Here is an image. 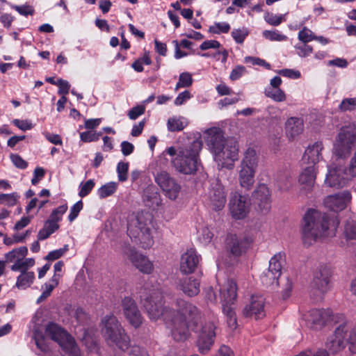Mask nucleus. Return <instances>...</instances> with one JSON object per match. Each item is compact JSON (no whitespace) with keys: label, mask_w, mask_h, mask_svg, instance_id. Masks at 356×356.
I'll list each match as a JSON object with an SVG mask.
<instances>
[{"label":"nucleus","mask_w":356,"mask_h":356,"mask_svg":"<svg viewBox=\"0 0 356 356\" xmlns=\"http://www.w3.org/2000/svg\"><path fill=\"white\" fill-rule=\"evenodd\" d=\"M296 356H329L328 353L324 349H318L316 350H305L301 352Z\"/></svg>","instance_id":"338daca9"},{"label":"nucleus","mask_w":356,"mask_h":356,"mask_svg":"<svg viewBox=\"0 0 356 356\" xmlns=\"http://www.w3.org/2000/svg\"><path fill=\"white\" fill-rule=\"evenodd\" d=\"M250 200L246 195L238 192L232 194L229 202V209L232 217L241 220L247 217L250 211Z\"/></svg>","instance_id":"ddd939ff"},{"label":"nucleus","mask_w":356,"mask_h":356,"mask_svg":"<svg viewBox=\"0 0 356 356\" xmlns=\"http://www.w3.org/2000/svg\"><path fill=\"white\" fill-rule=\"evenodd\" d=\"M101 136V132H94L92 131H88L81 132L80 134V138L84 143H90L98 140Z\"/></svg>","instance_id":"864d4df0"},{"label":"nucleus","mask_w":356,"mask_h":356,"mask_svg":"<svg viewBox=\"0 0 356 356\" xmlns=\"http://www.w3.org/2000/svg\"><path fill=\"white\" fill-rule=\"evenodd\" d=\"M356 145V124L348 122L339 130L334 143L333 151L340 158L348 157Z\"/></svg>","instance_id":"0eeeda50"},{"label":"nucleus","mask_w":356,"mask_h":356,"mask_svg":"<svg viewBox=\"0 0 356 356\" xmlns=\"http://www.w3.org/2000/svg\"><path fill=\"white\" fill-rule=\"evenodd\" d=\"M199 263V257L194 250H188L181 257L180 270L184 274L193 273Z\"/></svg>","instance_id":"393cba45"},{"label":"nucleus","mask_w":356,"mask_h":356,"mask_svg":"<svg viewBox=\"0 0 356 356\" xmlns=\"http://www.w3.org/2000/svg\"><path fill=\"white\" fill-rule=\"evenodd\" d=\"M12 8L17 11L20 15L23 16L33 15L34 13V9L32 6L29 5L16 6L11 5Z\"/></svg>","instance_id":"bf43d9fd"},{"label":"nucleus","mask_w":356,"mask_h":356,"mask_svg":"<svg viewBox=\"0 0 356 356\" xmlns=\"http://www.w3.org/2000/svg\"><path fill=\"white\" fill-rule=\"evenodd\" d=\"M117 186V183L113 181L108 182L98 189L97 194L100 198H105L113 195L115 192Z\"/></svg>","instance_id":"a19ab883"},{"label":"nucleus","mask_w":356,"mask_h":356,"mask_svg":"<svg viewBox=\"0 0 356 356\" xmlns=\"http://www.w3.org/2000/svg\"><path fill=\"white\" fill-rule=\"evenodd\" d=\"M45 334L57 342L69 356H81L74 338L56 323H49Z\"/></svg>","instance_id":"1a4fd4ad"},{"label":"nucleus","mask_w":356,"mask_h":356,"mask_svg":"<svg viewBox=\"0 0 356 356\" xmlns=\"http://www.w3.org/2000/svg\"><path fill=\"white\" fill-rule=\"evenodd\" d=\"M350 180L346 167L337 164L327 165V172L325 179L326 186L341 188L347 186Z\"/></svg>","instance_id":"9d476101"},{"label":"nucleus","mask_w":356,"mask_h":356,"mask_svg":"<svg viewBox=\"0 0 356 356\" xmlns=\"http://www.w3.org/2000/svg\"><path fill=\"white\" fill-rule=\"evenodd\" d=\"M316 168L314 165H308L303 168L302 172L299 176V183L302 186V188L307 191H310L316 180Z\"/></svg>","instance_id":"c85d7f7f"},{"label":"nucleus","mask_w":356,"mask_h":356,"mask_svg":"<svg viewBox=\"0 0 356 356\" xmlns=\"http://www.w3.org/2000/svg\"><path fill=\"white\" fill-rule=\"evenodd\" d=\"M68 250V245H65L63 248L51 251L45 257L47 261H54L62 257Z\"/></svg>","instance_id":"4d7b16f0"},{"label":"nucleus","mask_w":356,"mask_h":356,"mask_svg":"<svg viewBox=\"0 0 356 356\" xmlns=\"http://www.w3.org/2000/svg\"><path fill=\"white\" fill-rule=\"evenodd\" d=\"M155 181L167 198L175 201L179 197L181 186L168 172L161 171L157 173L155 176Z\"/></svg>","instance_id":"9b49d317"},{"label":"nucleus","mask_w":356,"mask_h":356,"mask_svg":"<svg viewBox=\"0 0 356 356\" xmlns=\"http://www.w3.org/2000/svg\"><path fill=\"white\" fill-rule=\"evenodd\" d=\"M152 227V216L149 212H140L129 217L128 235L140 243L145 249L150 248L154 243Z\"/></svg>","instance_id":"20e7f679"},{"label":"nucleus","mask_w":356,"mask_h":356,"mask_svg":"<svg viewBox=\"0 0 356 356\" xmlns=\"http://www.w3.org/2000/svg\"><path fill=\"white\" fill-rule=\"evenodd\" d=\"M60 277V275L59 274H54L51 279L49 280V282L45 283L42 286L44 287V290L40 296L37 300L38 303L42 302L51 295L54 289L58 285Z\"/></svg>","instance_id":"2f4dec72"},{"label":"nucleus","mask_w":356,"mask_h":356,"mask_svg":"<svg viewBox=\"0 0 356 356\" xmlns=\"http://www.w3.org/2000/svg\"><path fill=\"white\" fill-rule=\"evenodd\" d=\"M303 120L299 118L291 117L285 123L286 136L290 140L296 139L303 131Z\"/></svg>","instance_id":"a878e982"},{"label":"nucleus","mask_w":356,"mask_h":356,"mask_svg":"<svg viewBox=\"0 0 356 356\" xmlns=\"http://www.w3.org/2000/svg\"><path fill=\"white\" fill-rule=\"evenodd\" d=\"M222 312L226 316L227 325L231 330H235L237 327L236 317L233 306H224Z\"/></svg>","instance_id":"e433bc0d"},{"label":"nucleus","mask_w":356,"mask_h":356,"mask_svg":"<svg viewBox=\"0 0 356 356\" xmlns=\"http://www.w3.org/2000/svg\"><path fill=\"white\" fill-rule=\"evenodd\" d=\"M21 274L17 277L16 286L19 289H26L33 282L35 274L33 271H19Z\"/></svg>","instance_id":"473e14b6"},{"label":"nucleus","mask_w":356,"mask_h":356,"mask_svg":"<svg viewBox=\"0 0 356 356\" xmlns=\"http://www.w3.org/2000/svg\"><path fill=\"white\" fill-rule=\"evenodd\" d=\"M230 30V25L227 22H215L209 28V32L212 34L227 33Z\"/></svg>","instance_id":"37998d69"},{"label":"nucleus","mask_w":356,"mask_h":356,"mask_svg":"<svg viewBox=\"0 0 356 356\" xmlns=\"http://www.w3.org/2000/svg\"><path fill=\"white\" fill-rule=\"evenodd\" d=\"M347 330L345 325H339L327 337L325 346L330 353H337L345 348L347 344Z\"/></svg>","instance_id":"2eb2a0df"},{"label":"nucleus","mask_w":356,"mask_h":356,"mask_svg":"<svg viewBox=\"0 0 356 356\" xmlns=\"http://www.w3.org/2000/svg\"><path fill=\"white\" fill-rule=\"evenodd\" d=\"M263 36L270 41H284L287 40L285 35L280 33L278 31L266 30L262 33Z\"/></svg>","instance_id":"09e8293b"},{"label":"nucleus","mask_w":356,"mask_h":356,"mask_svg":"<svg viewBox=\"0 0 356 356\" xmlns=\"http://www.w3.org/2000/svg\"><path fill=\"white\" fill-rule=\"evenodd\" d=\"M264 92L266 97L277 102H284L286 99L285 92L280 88H266Z\"/></svg>","instance_id":"c9c22d12"},{"label":"nucleus","mask_w":356,"mask_h":356,"mask_svg":"<svg viewBox=\"0 0 356 356\" xmlns=\"http://www.w3.org/2000/svg\"><path fill=\"white\" fill-rule=\"evenodd\" d=\"M19 198V195L17 193L0 194V204H5L8 207H13L17 204Z\"/></svg>","instance_id":"c03bdc74"},{"label":"nucleus","mask_w":356,"mask_h":356,"mask_svg":"<svg viewBox=\"0 0 356 356\" xmlns=\"http://www.w3.org/2000/svg\"><path fill=\"white\" fill-rule=\"evenodd\" d=\"M249 31L246 28L234 29L232 31V36L238 44H241L248 35Z\"/></svg>","instance_id":"603ef678"},{"label":"nucleus","mask_w":356,"mask_h":356,"mask_svg":"<svg viewBox=\"0 0 356 356\" xmlns=\"http://www.w3.org/2000/svg\"><path fill=\"white\" fill-rule=\"evenodd\" d=\"M265 298L260 295H253L250 302L245 305L243 314L248 317H254L255 319L263 318L265 313Z\"/></svg>","instance_id":"aec40b11"},{"label":"nucleus","mask_w":356,"mask_h":356,"mask_svg":"<svg viewBox=\"0 0 356 356\" xmlns=\"http://www.w3.org/2000/svg\"><path fill=\"white\" fill-rule=\"evenodd\" d=\"M204 134L205 143L218 166L232 168V162L238 159L237 141L233 138L226 139L222 130L218 127L207 129Z\"/></svg>","instance_id":"f03ea898"},{"label":"nucleus","mask_w":356,"mask_h":356,"mask_svg":"<svg viewBox=\"0 0 356 356\" xmlns=\"http://www.w3.org/2000/svg\"><path fill=\"white\" fill-rule=\"evenodd\" d=\"M123 313L126 319L134 327H138L143 323V317L135 301L130 297H125L122 301Z\"/></svg>","instance_id":"a211bd4d"},{"label":"nucleus","mask_w":356,"mask_h":356,"mask_svg":"<svg viewBox=\"0 0 356 356\" xmlns=\"http://www.w3.org/2000/svg\"><path fill=\"white\" fill-rule=\"evenodd\" d=\"M35 265V260L33 258L22 259L19 263L13 264L10 269L13 271H28V269Z\"/></svg>","instance_id":"79ce46f5"},{"label":"nucleus","mask_w":356,"mask_h":356,"mask_svg":"<svg viewBox=\"0 0 356 356\" xmlns=\"http://www.w3.org/2000/svg\"><path fill=\"white\" fill-rule=\"evenodd\" d=\"M338 222L316 209H309L304 216L302 237L305 245H310L318 239L333 236Z\"/></svg>","instance_id":"7ed1b4c3"},{"label":"nucleus","mask_w":356,"mask_h":356,"mask_svg":"<svg viewBox=\"0 0 356 356\" xmlns=\"http://www.w3.org/2000/svg\"><path fill=\"white\" fill-rule=\"evenodd\" d=\"M248 238L241 236L230 235L227 238V248L234 257L240 256L245 252L250 245Z\"/></svg>","instance_id":"b1692460"},{"label":"nucleus","mask_w":356,"mask_h":356,"mask_svg":"<svg viewBox=\"0 0 356 356\" xmlns=\"http://www.w3.org/2000/svg\"><path fill=\"white\" fill-rule=\"evenodd\" d=\"M145 111V105H138L133 107L128 113V117L129 119L134 120L142 115Z\"/></svg>","instance_id":"052dcab7"},{"label":"nucleus","mask_w":356,"mask_h":356,"mask_svg":"<svg viewBox=\"0 0 356 356\" xmlns=\"http://www.w3.org/2000/svg\"><path fill=\"white\" fill-rule=\"evenodd\" d=\"M129 169V163L124 162H119L117 165V172L118 179L120 181H124L127 179V173Z\"/></svg>","instance_id":"6e6d98bb"},{"label":"nucleus","mask_w":356,"mask_h":356,"mask_svg":"<svg viewBox=\"0 0 356 356\" xmlns=\"http://www.w3.org/2000/svg\"><path fill=\"white\" fill-rule=\"evenodd\" d=\"M279 277L280 275L266 270L262 273L261 280L264 285L266 286H273L277 285Z\"/></svg>","instance_id":"4c0bfd02"},{"label":"nucleus","mask_w":356,"mask_h":356,"mask_svg":"<svg viewBox=\"0 0 356 356\" xmlns=\"http://www.w3.org/2000/svg\"><path fill=\"white\" fill-rule=\"evenodd\" d=\"M347 172L351 179L356 177V152L350 159L349 165L347 168Z\"/></svg>","instance_id":"774afa93"},{"label":"nucleus","mask_w":356,"mask_h":356,"mask_svg":"<svg viewBox=\"0 0 356 356\" xmlns=\"http://www.w3.org/2000/svg\"><path fill=\"white\" fill-rule=\"evenodd\" d=\"M188 124L186 118L181 116L171 117L168 120L167 127L170 131H179Z\"/></svg>","instance_id":"72a5a7b5"},{"label":"nucleus","mask_w":356,"mask_h":356,"mask_svg":"<svg viewBox=\"0 0 356 356\" xmlns=\"http://www.w3.org/2000/svg\"><path fill=\"white\" fill-rule=\"evenodd\" d=\"M330 276L331 273L328 268H321L314 275L312 283V289L321 294L327 293L331 288Z\"/></svg>","instance_id":"4be33fe9"},{"label":"nucleus","mask_w":356,"mask_h":356,"mask_svg":"<svg viewBox=\"0 0 356 356\" xmlns=\"http://www.w3.org/2000/svg\"><path fill=\"white\" fill-rule=\"evenodd\" d=\"M216 322L214 320L205 322L198 333L197 346L202 354H207L214 343L216 337Z\"/></svg>","instance_id":"f8f14e48"},{"label":"nucleus","mask_w":356,"mask_h":356,"mask_svg":"<svg viewBox=\"0 0 356 356\" xmlns=\"http://www.w3.org/2000/svg\"><path fill=\"white\" fill-rule=\"evenodd\" d=\"M341 112L352 111L356 108V97L343 99L338 107Z\"/></svg>","instance_id":"a18cd8bd"},{"label":"nucleus","mask_w":356,"mask_h":356,"mask_svg":"<svg viewBox=\"0 0 356 356\" xmlns=\"http://www.w3.org/2000/svg\"><path fill=\"white\" fill-rule=\"evenodd\" d=\"M324 146L322 142H315L309 145L305 150L302 162L309 165H314L323 159L322 151Z\"/></svg>","instance_id":"5701e85b"},{"label":"nucleus","mask_w":356,"mask_h":356,"mask_svg":"<svg viewBox=\"0 0 356 356\" xmlns=\"http://www.w3.org/2000/svg\"><path fill=\"white\" fill-rule=\"evenodd\" d=\"M56 86L58 87V94L62 95L63 96H65L68 94L70 88V84L67 81L60 79L56 81Z\"/></svg>","instance_id":"e2e57ef3"},{"label":"nucleus","mask_w":356,"mask_h":356,"mask_svg":"<svg viewBox=\"0 0 356 356\" xmlns=\"http://www.w3.org/2000/svg\"><path fill=\"white\" fill-rule=\"evenodd\" d=\"M100 326L101 333L108 345H115L123 351L128 349L129 337L115 316L111 314L104 316Z\"/></svg>","instance_id":"423d86ee"},{"label":"nucleus","mask_w":356,"mask_h":356,"mask_svg":"<svg viewBox=\"0 0 356 356\" xmlns=\"http://www.w3.org/2000/svg\"><path fill=\"white\" fill-rule=\"evenodd\" d=\"M222 307L233 306L237 298V285L233 280H227L220 287Z\"/></svg>","instance_id":"412c9836"},{"label":"nucleus","mask_w":356,"mask_h":356,"mask_svg":"<svg viewBox=\"0 0 356 356\" xmlns=\"http://www.w3.org/2000/svg\"><path fill=\"white\" fill-rule=\"evenodd\" d=\"M163 298L161 293L155 292L145 299L144 307L149 317L152 321L162 318L168 323L174 340L186 341L200 319L198 309L183 299H177L170 309Z\"/></svg>","instance_id":"f257e3e1"},{"label":"nucleus","mask_w":356,"mask_h":356,"mask_svg":"<svg viewBox=\"0 0 356 356\" xmlns=\"http://www.w3.org/2000/svg\"><path fill=\"white\" fill-rule=\"evenodd\" d=\"M285 15L267 13L264 15V19L270 25L276 26L280 25L283 21H285Z\"/></svg>","instance_id":"49530a36"},{"label":"nucleus","mask_w":356,"mask_h":356,"mask_svg":"<svg viewBox=\"0 0 356 356\" xmlns=\"http://www.w3.org/2000/svg\"><path fill=\"white\" fill-rule=\"evenodd\" d=\"M122 251L132 265L140 273L147 275L153 273L154 269L153 262L147 256L140 253L130 246H125Z\"/></svg>","instance_id":"4468645a"},{"label":"nucleus","mask_w":356,"mask_h":356,"mask_svg":"<svg viewBox=\"0 0 356 356\" xmlns=\"http://www.w3.org/2000/svg\"><path fill=\"white\" fill-rule=\"evenodd\" d=\"M83 202L81 200L76 202L70 209V211L68 216V220L70 222L74 221L78 216L79 212L83 209Z\"/></svg>","instance_id":"13d9d810"},{"label":"nucleus","mask_w":356,"mask_h":356,"mask_svg":"<svg viewBox=\"0 0 356 356\" xmlns=\"http://www.w3.org/2000/svg\"><path fill=\"white\" fill-rule=\"evenodd\" d=\"M278 73L283 76L294 79H299L301 76L300 71L293 69H283L280 70Z\"/></svg>","instance_id":"0e129e2a"},{"label":"nucleus","mask_w":356,"mask_h":356,"mask_svg":"<svg viewBox=\"0 0 356 356\" xmlns=\"http://www.w3.org/2000/svg\"><path fill=\"white\" fill-rule=\"evenodd\" d=\"M343 235L348 241L356 239V220L349 219L346 222Z\"/></svg>","instance_id":"ea45409f"},{"label":"nucleus","mask_w":356,"mask_h":356,"mask_svg":"<svg viewBox=\"0 0 356 356\" xmlns=\"http://www.w3.org/2000/svg\"><path fill=\"white\" fill-rule=\"evenodd\" d=\"M331 318V312L326 309H312L305 314L307 326L314 330L321 329Z\"/></svg>","instance_id":"6ab92c4d"},{"label":"nucleus","mask_w":356,"mask_h":356,"mask_svg":"<svg viewBox=\"0 0 356 356\" xmlns=\"http://www.w3.org/2000/svg\"><path fill=\"white\" fill-rule=\"evenodd\" d=\"M252 197L261 209L268 210L269 209L270 193L266 184L259 185L253 192Z\"/></svg>","instance_id":"cd10ccee"},{"label":"nucleus","mask_w":356,"mask_h":356,"mask_svg":"<svg viewBox=\"0 0 356 356\" xmlns=\"http://www.w3.org/2000/svg\"><path fill=\"white\" fill-rule=\"evenodd\" d=\"M192 83L193 79L191 74L188 72H183L179 75V81L176 84L175 90H178L180 88L189 87Z\"/></svg>","instance_id":"de8ad7c7"},{"label":"nucleus","mask_w":356,"mask_h":356,"mask_svg":"<svg viewBox=\"0 0 356 356\" xmlns=\"http://www.w3.org/2000/svg\"><path fill=\"white\" fill-rule=\"evenodd\" d=\"M95 186V182L92 179H89L85 183H81L79 185V195L84 197L88 195Z\"/></svg>","instance_id":"5fc2aeb1"},{"label":"nucleus","mask_w":356,"mask_h":356,"mask_svg":"<svg viewBox=\"0 0 356 356\" xmlns=\"http://www.w3.org/2000/svg\"><path fill=\"white\" fill-rule=\"evenodd\" d=\"M347 327V343H350V349L353 352H356V325L352 326L348 322L343 323Z\"/></svg>","instance_id":"58836bf2"},{"label":"nucleus","mask_w":356,"mask_h":356,"mask_svg":"<svg viewBox=\"0 0 356 356\" xmlns=\"http://www.w3.org/2000/svg\"><path fill=\"white\" fill-rule=\"evenodd\" d=\"M258 156L254 148L249 147L244 152L238 170L240 186L250 190L254 183V177L258 167Z\"/></svg>","instance_id":"6e6552de"},{"label":"nucleus","mask_w":356,"mask_h":356,"mask_svg":"<svg viewBox=\"0 0 356 356\" xmlns=\"http://www.w3.org/2000/svg\"><path fill=\"white\" fill-rule=\"evenodd\" d=\"M352 195L348 190H344L334 195L327 196L324 200L325 206L334 211L343 210L351 202Z\"/></svg>","instance_id":"f3484780"},{"label":"nucleus","mask_w":356,"mask_h":356,"mask_svg":"<svg viewBox=\"0 0 356 356\" xmlns=\"http://www.w3.org/2000/svg\"><path fill=\"white\" fill-rule=\"evenodd\" d=\"M202 147V140L196 139L191 145L181 148L176 157L172 160L175 168L185 175L194 174L200 164L199 153Z\"/></svg>","instance_id":"39448f33"},{"label":"nucleus","mask_w":356,"mask_h":356,"mask_svg":"<svg viewBox=\"0 0 356 356\" xmlns=\"http://www.w3.org/2000/svg\"><path fill=\"white\" fill-rule=\"evenodd\" d=\"M284 260V255L281 252L275 254L269 261V266L267 269L278 275H281V270L282 262Z\"/></svg>","instance_id":"f704fd0d"},{"label":"nucleus","mask_w":356,"mask_h":356,"mask_svg":"<svg viewBox=\"0 0 356 356\" xmlns=\"http://www.w3.org/2000/svg\"><path fill=\"white\" fill-rule=\"evenodd\" d=\"M207 196L209 204L216 211L221 210L226 202V195L224 188L218 179H215L211 184Z\"/></svg>","instance_id":"dca6fc26"},{"label":"nucleus","mask_w":356,"mask_h":356,"mask_svg":"<svg viewBox=\"0 0 356 356\" xmlns=\"http://www.w3.org/2000/svg\"><path fill=\"white\" fill-rule=\"evenodd\" d=\"M27 254V248L26 246H21L7 252L5 254V259L6 262L17 264L19 263L22 259H24Z\"/></svg>","instance_id":"7c9ffc66"},{"label":"nucleus","mask_w":356,"mask_h":356,"mask_svg":"<svg viewBox=\"0 0 356 356\" xmlns=\"http://www.w3.org/2000/svg\"><path fill=\"white\" fill-rule=\"evenodd\" d=\"M245 63H250L252 65L264 66L266 69H270V65L268 63L266 62L263 59H261V58H257V57L246 56L245 58Z\"/></svg>","instance_id":"69168bd1"},{"label":"nucleus","mask_w":356,"mask_h":356,"mask_svg":"<svg viewBox=\"0 0 356 356\" xmlns=\"http://www.w3.org/2000/svg\"><path fill=\"white\" fill-rule=\"evenodd\" d=\"M294 48L297 55L300 58L307 57L313 52L312 47L307 43L297 44L294 46Z\"/></svg>","instance_id":"8fccbe9b"},{"label":"nucleus","mask_w":356,"mask_h":356,"mask_svg":"<svg viewBox=\"0 0 356 356\" xmlns=\"http://www.w3.org/2000/svg\"><path fill=\"white\" fill-rule=\"evenodd\" d=\"M275 184L281 191H286L293 186V178L289 170L280 171L275 176Z\"/></svg>","instance_id":"c756f323"},{"label":"nucleus","mask_w":356,"mask_h":356,"mask_svg":"<svg viewBox=\"0 0 356 356\" xmlns=\"http://www.w3.org/2000/svg\"><path fill=\"white\" fill-rule=\"evenodd\" d=\"M200 281L193 277H186L181 279L178 284L179 289L190 297L197 295L200 291Z\"/></svg>","instance_id":"bb28decb"},{"label":"nucleus","mask_w":356,"mask_h":356,"mask_svg":"<svg viewBox=\"0 0 356 356\" xmlns=\"http://www.w3.org/2000/svg\"><path fill=\"white\" fill-rule=\"evenodd\" d=\"M298 38L302 42L307 43L314 40L315 38V35L312 31L305 26L301 31H299Z\"/></svg>","instance_id":"3c124183"},{"label":"nucleus","mask_w":356,"mask_h":356,"mask_svg":"<svg viewBox=\"0 0 356 356\" xmlns=\"http://www.w3.org/2000/svg\"><path fill=\"white\" fill-rule=\"evenodd\" d=\"M292 281L289 278H286L281 291V296L283 300H286L290 297L292 291Z\"/></svg>","instance_id":"680f3d73"}]
</instances>
